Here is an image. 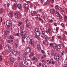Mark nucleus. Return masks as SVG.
Segmentation results:
<instances>
[{
    "label": "nucleus",
    "instance_id": "9b49d317",
    "mask_svg": "<svg viewBox=\"0 0 67 67\" xmlns=\"http://www.w3.org/2000/svg\"><path fill=\"white\" fill-rule=\"evenodd\" d=\"M17 53L18 51L14 49L13 51V55H16V54H17Z\"/></svg>",
    "mask_w": 67,
    "mask_h": 67
},
{
    "label": "nucleus",
    "instance_id": "0eeeda50",
    "mask_svg": "<svg viewBox=\"0 0 67 67\" xmlns=\"http://www.w3.org/2000/svg\"><path fill=\"white\" fill-rule=\"evenodd\" d=\"M37 14V12L36 11H34L32 12L31 13V15L32 16H34L35 15V14Z\"/></svg>",
    "mask_w": 67,
    "mask_h": 67
},
{
    "label": "nucleus",
    "instance_id": "7ed1b4c3",
    "mask_svg": "<svg viewBox=\"0 0 67 67\" xmlns=\"http://www.w3.org/2000/svg\"><path fill=\"white\" fill-rule=\"evenodd\" d=\"M25 54H27L30 52V49L29 47H27L25 49Z\"/></svg>",
    "mask_w": 67,
    "mask_h": 67
},
{
    "label": "nucleus",
    "instance_id": "79ce46f5",
    "mask_svg": "<svg viewBox=\"0 0 67 67\" xmlns=\"http://www.w3.org/2000/svg\"><path fill=\"white\" fill-rule=\"evenodd\" d=\"M53 19H51L49 21V23H53Z\"/></svg>",
    "mask_w": 67,
    "mask_h": 67
},
{
    "label": "nucleus",
    "instance_id": "8fccbe9b",
    "mask_svg": "<svg viewBox=\"0 0 67 67\" xmlns=\"http://www.w3.org/2000/svg\"><path fill=\"white\" fill-rule=\"evenodd\" d=\"M61 25L62 26V27L63 28V27H64V24L63 23H61Z\"/></svg>",
    "mask_w": 67,
    "mask_h": 67
},
{
    "label": "nucleus",
    "instance_id": "58836bf2",
    "mask_svg": "<svg viewBox=\"0 0 67 67\" xmlns=\"http://www.w3.org/2000/svg\"><path fill=\"white\" fill-rule=\"evenodd\" d=\"M54 39L55 36H52V41H54Z\"/></svg>",
    "mask_w": 67,
    "mask_h": 67
},
{
    "label": "nucleus",
    "instance_id": "a211bd4d",
    "mask_svg": "<svg viewBox=\"0 0 67 67\" xmlns=\"http://www.w3.org/2000/svg\"><path fill=\"white\" fill-rule=\"evenodd\" d=\"M52 46L53 48L55 49L56 48V47H57V45H56V44H55V43H53V44Z\"/></svg>",
    "mask_w": 67,
    "mask_h": 67
},
{
    "label": "nucleus",
    "instance_id": "6e6d98bb",
    "mask_svg": "<svg viewBox=\"0 0 67 67\" xmlns=\"http://www.w3.org/2000/svg\"><path fill=\"white\" fill-rule=\"evenodd\" d=\"M43 19L44 20H45V19H46V17L44 15L43 16Z\"/></svg>",
    "mask_w": 67,
    "mask_h": 67
},
{
    "label": "nucleus",
    "instance_id": "13d9d810",
    "mask_svg": "<svg viewBox=\"0 0 67 67\" xmlns=\"http://www.w3.org/2000/svg\"><path fill=\"white\" fill-rule=\"evenodd\" d=\"M42 11V9H39V12H41Z\"/></svg>",
    "mask_w": 67,
    "mask_h": 67
},
{
    "label": "nucleus",
    "instance_id": "dca6fc26",
    "mask_svg": "<svg viewBox=\"0 0 67 67\" xmlns=\"http://www.w3.org/2000/svg\"><path fill=\"white\" fill-rule=\"evenodd\" d=\"M58 10L60 12H64V10L61 7L59 8Z\"/></svg>",
    "mask_w": 67,
    "mask_h": 67
},
{
    "label": "nucleus",
    "instance_id": "ddd939ff",
    "mask_svg": "<svg viewBox=\"0 0 67 67\" xmlns=\"http://www.w3.org/2000/svg\"><path fill=\"white\" fill-rule=\"evenodd\" d=\"M41 32L40 31H39L37 32H36V34L37 36H39L41 35Z\"/></svg>",
    "mask_w": 67,
    "mask_h": 67
},
{
    "label": "nucleus",
    "instance_id": "c03bdc74",
    "mask_svg": "<svg viewBox=\"0 0 67 67\" xmlns=\"http://www.w3.org/2000/svg\"><path fill=\"white\" fill-rule=\"evenodd\" d=\"M30 55L31 56H32L34 55V53L33 52H31L30 54Z\"/></svg>",
    "mask_w": 67,
    "mask_h": 67
},
{
    "label": "nucleus",
    "instance_id": "9d476101",
    "mask_svg": "<svg viewBox=\"0 0 67 67\" xmlns=\"http://www.w3.org/2000/svg\"><path fill=\"white\" fill-rule=\"evenodd\" d=\"M10 62L11 64H13L14 62V59L13 58H11Z\"/></svg>",
    "mask_w": 67,
    "mask_h": 67
},
{
    "label": "nucleus",
    "instance_id": "393cba45",
    "mask_svg": "<svg viewBox=\"0 0 67 67\" xmlns=\"http://www.w3.org/2000/svg\"><path fill=\"white\" fill-rule=\"evenodd\" d=\"M30 44H31V45H33V46H34V44H35V43H34V42H32V40L31 41V42H30Z\"/></svg>",
    "mask_w": 67,
    "mask_h": 67
},
{
    "label": "nucleus",
    "instance_id": "de8ad7c7",
    "mask_svg": "<svg viewBox=\"0 0 67 67\" xmlns=\"http://www.w3.org/2000/svg\"><path fill=\"white\" fill-rule=\"evenodd\" d=\"M41 62H42V63H45V62H46V61L44 60H42Z\"/></svg>",
    "mask_w": 67,
    "mask_h": 67
},
{
    "label": "nucleus",
    "instance_id": "f704fd0d",
    "mask_svg": "<svg viewBox=\"0 0 67 67\" xmlns=\"http://www.w3.org/2000/svg\"><path fill=\"white\" fill-rule=\"evenodd\" d=\"M51 54L52 55H54V52L53 51H52L51 52Z\"/></svg>",
    "mask_w": 67,
    "mask_h": 67
},
{
    "label": "nucleus",
    "instance_id": "4be33fe9",
    "mask_svg": "<svg viewBox=\"0 0 67 67\" xmlns=\"http://www.w3.org/2000/svg\"><path fill=\"white\" fill-rule=\"evenodd\" d=\"M64 20L66 21H67V15H65L64 16Z\"/></svg>",
    "mask_w": 67,
    "mask_h": 67
},
{
    "label": "nucleus",
    "instance_id": "f257e3e1",
    "mask_svg": "<svg viewBox=\"0 0 67 67\" xmlns=\"http://www.w3.org/2000/svg\"><path fill=\"white\" fill-rule=\"evenodd\" d=\"M54 59L57 61H59L61 59V55L58 53H57L54 54Z\"/></svg>",
    "mask_w": 67,
    "mask_h": 67
},
{
    "label": "nucleus",
    "instance_id": "774afa93",
    "mask_svg": "<svg viewBox=\"0 0 67 67\" xmlns=\"http://www.w3.org/2000/svg\"><path fill=\"white\" fill-rule=\"evenodd\" d=\"M65 34H66V35H67V32L66 31H65Z\"/></svg>",
    "mask_w": 67,
    "mask_h": 67
},
{
    "label": "nucleus",
    "instance_id": "39448f33",
    "mask_svg": "<svg viewBox=\"0 0 67 67\" xmlns=\"http://www.w3.org/2000/svg\"><path fill=\"white\" fill-rule=\"evenodd\" d=\"M24 7H25L27 9V10H29V8H30V7L29 6V5L27 4H24L23 5Z\"/></svg>",
    "mask_w": 67,
    "mask_h": 67
},
{
    "label": "nucleus",
    "instance_id": "49530a36",
    "mask_svg": "<svg viewBox=\"0 0 67 67\" xmlns=\"http://www.w3.org/2000/svg\"><path fill=\"white\" fill-rule=\"evenodd\" d=\"M42 66L43 67H47V66H46V65L44 64H42Z\"/></svg>",
    "mask_w": 67,
    "mask_h": 67
},
{
    "label": "nucleus",
    "instance_id": "20e7f679",
    "mask_svg": "<svg viewBox=\"0 0 67 67\" xmlns=\"http://www.w3.org/2000/svg\"><path fill=\"white\" fill-rule=\"evenodd\" d=\"M19 12H16L15 13H14V15L15 18H18V17L19 16Z\"/></svg>",
    "mask_w": 67,
    "mask_h": 67
},
{
    "label": "nucleus",
    "instance_id": "052dcab7",
    "mask_svg": "<svg viewBox=\"0 0 67 67\" xmlns=\"http://www.w3.org/2000/svg\"><path fill=\"white\" fill-rule=\"evenodd\" d=\"M42 34H45V32L44 31H42Z\"/></svg>",
    "mask_w": 67,
    "mask_h": 67
},
{
    "label": "nucleus",
    "instance_id": "338daca9",
    "mask_svg": "<svg viewBox=\"0 0 67 67\" xmlns=\"http://www.w3.org/2000/svg\"><path fill=\"white\" fill-rule=\"evenodd\" d=\"M43 44H45V41H43Z\"/></svg>",
    "mask_w": 67,
    "mask_h": 67
},
{
    "label": "nucleus",
    "instance_id": "473e14b6",
    "mask_svg": "<svg viewBox=\"0 0 67 67\" xmlns=\"http://www.w3.org/2000/svg\"><path fill=\"white\" fill-rule=\"evenodd\" d=\"M15 46L16 47V48H17V47H18V46H19V44H15Z\"/></svg>",
    "mask_w": 67,
    "mask_h": 67
},
{
    "label": "nucleus",
    "instance_id": "aec40b11",
    "mask_svg": "<svg viewBox=\"0 0 67 67\" xmlns=\"http://www.w3.org/2000/svg\"><path fill=\"white\" fill-rule=\"evenodd\" d=\"M35 31L36 32V33L37 32H40V29H38V28H36L35 30Z\"/></svg>",
    "mask_w": 67,
    "mask_h": 67
},
{
    "label": "nucleus",
    "instance_id": "7c9ffc66",
    "mask_svg": "<svg viewBox=\"0 0 67 67\" xmlns=\"http://www.w3.org/2000/svg\"><path fill=\"white\" fill-rule=\"evenodd\" d=\"M24 63L25 64V65H28V64H29V63H28L26 61H25Z\"/></svg>",
    "mask_w": 67,
    "mask_h": 67
},
{
    "label": "nucleus",
    "instance_id": "72a5a7b5",
    "mask_svg": "<svg viewBox=\"0 0 67 67\" xmlns=\"http://www.w3.org/2000/svg\"><path fill=\"white\" fill-rule=\"evenodd\" d=\"M14 5H15V7H17L18 5V4H17V3H14Z\"/></svg>",
    "mask_w": 67,
    "mask_h": 67
},
{
    "label": "nucleus",
    "instance_id": "b1692460",
    "mask_svg": "<svg viewBox=\"0 0 67 67\" xmlns=\"http://www.w3.org/2000/svg\"><path fill=\"white\" fill-rule=\"evenodd\" d=\"M47 24H48V25H49V27L51 28V26L52 25V24H51V23L49 22L47 23Z\"/></svg>",
    "mask_w": 67,
    "mask_h": 67
},
{
    "label": "nucleus",
    "instance_id": "4d7b16f0",
    "mask_svg": "<svg viewBox=\"0 0 67 67\" xmlns=\"http://www.w3.org/2000/svg\"><path fill=\"white\" fill-rule=\"evenodd\" d=\"M39 21H43V19H41V18H39Z\"/></svg>",
    "mask_w": 67,
    "mask_h": 67
},
{
    "label": "nucleus",
    "instance_id": "c85d7f7f",
    "mask_svg": "<svg viewBox=\"0 0 67 67\" xmlns=\"http://www.w3.org/2000/svg\"><path fill=\"white\" fill-rule=\"evenodd\" d=\"M19 24H18V26H20L21 25H22V22H21V21H19L18 22Z\"/></svg>",
    "mask_w": 67,
    "mask_h": 67
},
{
    "label": "nucleus",
    "instance_id": "4468645a",
    "mask_svg": "<svg viewBox=\"0 0 67 67\" xmlns=\"http://www.w3.org/2000/svg\"><path fill=\"white\" fill-rule=\"evenodd\" d=\"M37 48L38 50V51H40L41 49V46H40V44H38L37 46Z\"/></svg>",
    "mask_w": 67,
    "mask_h": 67
},
{
    "label": "nucleus",
    "instance_id": "0e129e2a",
    "mask_svg": "<svg viewBox=\"0 0 67 67\" xmlns=\"http://www.w3.org/2000/svg\"><path fill=\"white\" fill-rule=\"evenodd\" d=\"M24 60H26V57H24Z\"/></svg>",
    "mask_w": 67,
    "mask_h": 67
},
{
    "label": "nucleus",
    "instance_id": "bb28decb",
    "mask_svg": "<svg viewBox=\"0 0 67 67\" xmlns=\"http://www.w3.org/2000/svg\"><path fill=\"white\" fill-rule=\"evenodd\" d=\"M54 13H55V14H57V15H58V14H59V13L58 12L57 10H55V11H54Z\"/></svg>",
    "mask_w": 67,
    "mask_h": 67
},
{
    "label": "nucleus",
    "instance_id": "f03ea898",
    "mask_svg": "<svg viewBox=\"0 0 67 67\" xmlns=\"http://www.w3.org/2000/svg\"><path fill=\"white\" fill-rule=\"evenodd\" d=\"M6 23L8 27H10L12 25V22L10 21L9 20H7Z\"/></svg>",
    "mask_w": 67,
    "mask_h": 67
},
{
    "label": "nucleus",
    "instance_id": "cd10ccee",
    "mask_svg": "<svg viewBox=\"0 0 67 67\" xmlns=\"http://www.w3.org/2000/svg\"><path fill=\"white\" fill-rule=\"evenodd\" d=\"M53 24L54 25V26H57V24L56 23V22H55L54 23H53Z\"/></svg>",
    "mask_w": 67,
    "mask_h": 67
},
{
    "label": "nucleus",
    "instance_id": "864d4df0",
    "mask_svg": "<svg viewBox=\"0 0 67 67\" xmlns=\"http://www.w3.org/2000/svg\"><path fill=\"white\" fill-rule=\"evenodd\" d=\"M58 8V5H56L55 6V8L56 9H57Z\"/></svg>",
    "mask_w": 67,
    "mask_h": 67
},
{
    "label": "nucleus",
    "instance_id": "c9c22d12",
    "mask_svg": "<svg viewBox=\"0 0 67 67\" xmlns=\"http://www.w3.org/2000/svg\"><path fill=\"white\" fill-rule=\"evenodd\" d=\"M23 32H20V34L21 36H23Z\"/></svg>",
    "mask_w": 67,
    "mask_h": 67
},
{
    "label": "nucleus",
    "instance_id": "a878e982",
    "mask_svg": "<svg viewBox=\"0 0 67 67\" xmlns=\"http://www.w3.org/2000/svg\"><path fill=\"white\" fill-rule=\"evenodd\" d=\"M33 59H32L33 60H34L35 62H36L37 60V59L36 58L35 56L33 57Z\"/></svg>",
    "mask_w": 67,
    "mask_h": 67
},
{
    "label": "nucleus",
    "instance_id": "a19ab883",
    "mask_svg": "<svg viewBox=\"0 0 67 67\" xmlns=\"http://www.w3.org/2000/svg\"><path fill=\"white\" fill-rule=\"evenodd\" d=\"M58 27H56L55 29V31H57V32H58Z\"/></svg>",
    "mask_w": 67,
    "mask_h": 67
},
{
    "label": "nucleus",
    "instance_id": "a18cd8bd",
    "mask_svg": "<svg viewBox=\"0 0 67 67\" xmlns=\"http://www.w3.org/2000/svg\"><path fill=\"white\" fill-rule=\"evenodd\" d=\"M26 54L25 53V54H23V57H26Z\"/></svg>",
    "mask_w": 67,
    "mask_h": 67
},
{
    "label": "nucleus",
    "instance_id": "6e6552de",
    "mask_svg": "<svg viewBox=\"0 0 67 67\" xmlns=\"http://www.w3.org/2000/svg\"><path fill=\"white\" fill-rule=\"evenodd\" d=\"M26 40L27 42V43H30V42H32V39H31L30 40V38L29 37H28L27 38Z\"/></svg>",
    "mask_w": 67,
    "mask_h": 67
},
{
    "label": "nucleus",
    "instance_id": "2eb2a0df",
    "mask_svg": "<svg viewBox=\"0 0 67 67\" xmlns=\"http://www.w3.org/2000/svg\"><path fill=\"white\" fill-rule=\"evenodd\" d=\"M55 10L54 9H50V11L51 13V14H52V13H53Z\"/></svg>",
    "mask_w": 67,
    "mask_h": 67
},
{
    "label": "nucleus",
    "instance_id": "412c9836",
    "mask_svg": "<svg viewBox=\"0 0 67 67\" xmlns=\"http://www.w3.org/2000/svg\"><path fill=\"white\" fill-rule=\"evenodd\" d=\"M8 15L10 17H13V13H9Z\"/></svg>",
    "mask_w": 67,
    "mask_h": 67
},
{
    "label": "nucleus",
    "instance_id": "680f3d73",
    "mask_svg": "<svg viewBox=\"0 0 67 67\" xmlns=\"http://www.w3.org/2000/svg\"><path fill=\"white\" fill-rule=\"evenodd\" d=\"M27 4H30V1H28L27 2Z\"/></svg>",
    "mask_w": 67,
    "mask_h": 67
},
{
    "label": "nucleus",
    "instance_id": "5fc2aeb1",
    "mask_svg": "<svg viewBox=\"0 0 67 67\" xmlns=\"http://www.w3.org/2000/svg\"><path fill=\"white\" fill-rule=\"evenodd\" d=\"M8 43H11V40H8Z\"/></svg>",
    "mask_w": 67,
    "mask_h": 67
},
{
    "label": "nucleus",
    "instance_id": "f3484780",
    "mask_svg": "<svg viewBox=\"0 0 67 67\" xmlns=\"http://www.w3.org/2000/svg\"><path fill=\"white\" fill-rule=\"evenodd\" d=\"M17 7L19 9H21V8H22V6L21 5V4H18Z\"/></svg>",
    "mask_w": 67,
    "mask_h": 67
},
{
    "label": "nucleus",
    "instance_id": "603ef678",
    "mask_svg": "<svg viewBox=\"0 0 67 67\" xmlns=\"http://www.w3.org/2000/svg\"><path fill=\"white\" fill-rule=\"evenodd\" d=\"M0 48L1 49H2V44H1L0 45Z\"/></svg>",
    "mask_w": 67,
    "mask_h": 67
},
{
    "label": "nucleus",
    "instance_id": "37998d69",
    "mask_svg": "<svg viewBox=\"0 0 67 67\" xmlns=\"http://www.w3.org/2000/svg\"><path fill=\"white\" fill-rule=\"evenodd\" d=\"M26 27H27V28H29V24L28 23H27L26 25Z\"/></svg>",
    "mask_w": 67,
    "mask_h": 67
},
{
    "label": "nucleus",
    "instance_id": "ea45409f",
    "mask_svg": "<svg viewBox=\"0 0 67 67\" xmlns=\"http://www.w3.org/2000/svg\"><path fill=\"white\" fill-rule=\"evenodd\" d=\"M10 38L11 39H13L14 38V37H13V36H10Z\"/></svg>",
    "mask_w": 67,
    "mask_h": 67
},
{
    "label": "nucleus",
    "instance_id": "09e8293b",
    "mask_svg": "<svg viewBox=\"0 0 67 67\" xmlns=\"http://www.w3.org/2000/svg\"><path fill=\"white\" fill-rule=\"evenodd\" d=\"M63 67H67V64H64Z\"/></svg>",
    "mask_w": 67,
    "mask_h": 67
},
{
    "label": "nucleus",
    "instance_id": "bf43d9fd",
    "mask_svg": "<svg viewBox=\"0 0 67 67\" xmlns=\"http://www.w3.org/2000/svg\"><path fill=\"white\" fill-rule=\"evenodd\" d=\"M7 7L8 8L9 7V6L10 5V4L9 3H8L7 4Z\"/></svg>",
    "mask_w": 67,
    "mask_h": 67
},
{
    "label": "nucleus",
    "instance_id": "3c124183",
    "mask_svg": "<svg viewBox=\"0 0 67 67\" xmlns=\"http://www.w3.org/2000/svg\"><path fill=\"white\" fill-rule=\"evenodd\" d=\"M40 14L37 15V17L38 18H40Z\"/></svg>",
    "mask_w": 67,
    "mask_h": 67
},
{
    "label": "nucleus",
    "instance_id": "6ab92c4d",
    "mask_svg": "<svg viewBox=\"0 0 67 67\" xmlns=\"http://www.w3.org/2000/svg\"><path fill=\"white\" fill-rule=\"evenodd\" d=\"M61 47H62V45L59 44L57 46V47L58 49H61Z\"/></svg>",
    "mask_w": 67,
    "mask_h": 67
},
{
    "label": "nucleus",
    "instance_id": "e2e57ef3",
    "mask_svg": "<svg viewBox=\"0 0 67 67\" xmlns=\"http://www.w3.org/2000/svg\"><path fill=\"white\" fill-rule=\"evenodd\" d=\"M39 65L40 66H42V63H39Z\"/></svg>",
    "mask_w": 67,
    "mask_h": 67
},
{
    "label": "nucleus",
    "instance_id": "5701e85b",
    "mask_svg": "<svg viewBox=\"0 0 67 67\" xmlns=\"http://www.w3.org/2000/svg\"><path fill=\"white\" fill-rule=\"evenodd\" d=\"M44 37L46 40V41H47L48 39V37L47 35H44Z\"/></svg>",
    "mask_w": 67,
    "mask_h": 67
},
{
    "label": "nucleus",
    "instance_id": "1a4fd4ad",
    "mask_svg": "<svg viewBox=\"0 0 67 67\" xmlns=\"http://www.w3.org/2000/svg\"><path fill=\"white\" fill-rule=\"evenodd\" d=\"M7 47L8 48V49L7 50V51L8 52L10 53L11 52V48L9 46H8Z\"/></svg>",
    "mask_w": 67,
    "mask_h": 67
},
{
    "label": "nucleus",
    "instance_id": "f8f14e48",
    "mask_svg": "<svg viewBox=\"0 0 67 67\" xmlns=\"http://www.w3.org/2000/svg\"><path fill=\"white\" fill-rule=\"evenodd\" d=\"M46 33H49V34H51V30L50 29H49L48 30H46Z\"/></svg>",
    "mask_w": 67,
    "mask_h": 67
},
{
    "label": "nucleus",
    "instance_id": "e433bc0d",
    "mask_svg": "<svg viewBox=\"0 0 67 67\" xmlns=\"http://www.w3.org/2000/svg\"><path fill=\"white\" fill-rule=\"evenodd\" d=\"M20 35V34L19 33H17L16 34H15V36H19V35Z\"/></svg>",
    "mask_w": 67,
    "mask_h": 67
},
{
    "label": "nucleus",
    "instance_id": "c756f323",
    "mask_svg": "<svg viewBox=\"0 0 67 67\" xmlns=\"http://www.w3.org/2000/svg\"><path fill=\"white\" fill-rule=\"evenodd\" d=\"M5 32L6 34H7L9 32V30H7L5 31Z\"/></svg>",
    "mask_w": 67,
    "mask_h": 67
},
{
    "label": "nucleus",
    "instance_id": "4c0bfd02",
    "mask_svg": "<svg viewBox=\"0 0 67 67\" xmlns=\"http://www.w3.org/2000/svg\"><path fill=\"white\" fill-rule=\"evenodd\" d=\"M58 15V16H59L60 19H61L62 18V16L60 15V14H59Z\"/></svg>",
    "mask_w": 67,
    "mask_h": 67
},
{
    "label": "nucleus",
    "instance_id": "2f4dec72",
    "mask_svg": "<svg viewBox=\"0 0 67 67\" xmlns=\"http://www.w3.org/2000/svg\"><path fill=\"white\" fill-rule=\"evenodd\" d=\"M58 37L59 38V39H60V40H62V36H58Z\"/></svg>",
    "mask_w": 67,
    "mask_h": 67
},
{
    "label": "nucleus",
    "instance_id": "69168bd1",
    "mask_svg": "<svg viewBox=\"0 0 67 67\" xmlns=\"http://www.w3.org/2000/svg\"><path fill=\"white\" fill-rule=\"evenodd\" d=\"M20 31L21 32H23V30L22 29H20Z\"/></svg>",
    "mask_w": 67,
    "mask_h": 67
},
{
    "label": "nucleus",
    "instance_id": "423d86ee",
    "mask_svg": "<svg viewBox=\"0 0 67 67\" xmlns=\"http://www.w3.org/2000/svg\"><path fill=\"white\" fill-rule=\"evenodd\" d=\"M27 36L26 34H24L23 37L22 36V40L23 42H24V40H25V38Z\"/></svg>",
    "mask_w": 67,
    "mask_h": 67
}]
</instances>
